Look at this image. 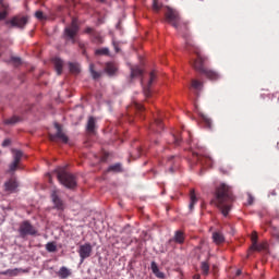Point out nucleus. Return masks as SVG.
<instances>
[{
    "label": "nucleus",
    "instance_id": "obj_1",
    "mask_svg": "<svg viewBox=\"0 0 279 279\" xmlns=\"http://www.w3.org/2000/svg\"><path fill=\"white\" fill-rule=\"evenodd\" d=\"M167 9H168L166 12L167 22L171 24L180 33H183V37L185 38L186 50L193 51L197 56V58L194 59L192 62L194 70L201 73L202 75H205L208 80L213 82L218 81L220 78V75L218 74V72H215V70H208V68L205 66V62L207 61V58L202 54L199 48L194 44L189 33H186L189 31L187 23L181 22V16L177 10L170 7H167Z\"/></svg>",
    "mask_w": 279,
    "mask_h": 279
},
{
    "label": "nucleus",
    "instance_id": "obj_2",
    "mask_svg": "<svg viewBox=\"0 0 279 279\" xmlns=\"http://www.w3.org/2000/svg\"><path fill=\"white\" fill-rule=\"evenodd\" d=\"M234 201L232 187L222 183L216 189L215 198L211 201V204L216 205L225 217H228Z\"/></svg>",
    "mask_w": 279,
    "mask_h": 279
},
{
    "label": "nucleus",
    "instance_id": "obj_3",
    "mask_svg": "<svg viewBox=\"0 0 279 279\" xmlns=\"http://www.w3.org/2000/svg\"><path fill=\"white\" fill-rule=\"evenodd\" d=\"M80 26L75 17L72 19L71 25L64 28V37L66 41H71L73 45L76 44L75 36L78 34Z\"/></svg>",
    "mask_w": 279,
    "mask_h": 279
},
{
    "label": "nucleus",
    "instance_id": "obj_4",
    "mask_svg": "<svg viewBox=\"0 0 279 279\" xmlns=\"http://www.w3.org/2000/svg\"><path fill=\"white\" fill-rule=\"evenodd\" d=\"M57 177L60 183L68 189H74L76 186L75 177L65 172L64 170L58 171Z\"/></svg>",
    "mask_w": 279,
    "mask_h": 279
},
{
    "label": "nucleus",
    "instance_id": "obj_5",
    "mask_svg": "<svg viewBox=\"0 0 279 279\" xmlns=\"http://www.w3.org/2000/svg\"><path fill=\"white\" fill-rule=\"evenodd\" d=\"M193 162L194 165H201L202 167L211 168L214 160L208 155H202L193 153Z\"/></svg>",
    "mask_w": 279,
    "mask_h": 279
},
{
    "label": "nucleus",
    "instance_id": "obj_6",
    "mask_svg": "<svg viewBox=\"0 0 279 279\" xmlns=\"http://www.w3.org/2000/svg\"><path fill=\"white\" fill-rule=\"evenodd\" d=\"M54 128L57 130L56 134H49V140L51 142H57L58 140L61 141L63 144H68L69 138L68 136L63 133L61 124H58V122L54 123Z\"/></svg>",
    "mask_w": 279,
    "mask_h": 279
},
{
    "label": "nucleus",
    "instance_id": "obj_7",
    "mask_svg": "<svg viewBox=\"0 0 279 279\" xmlns=\"http://www.w3.org/2000/svg\"><path fill=\"white\" fill-rule=\"evenodd\" d=\"M19 232L21 238L24 239L27 235H35L37 230L28 221H24L21 223Z\"/></svg>",
    "mask_w": 279,
    "mask_h": 279
},
{
    "label": "nucleus",
    "instance_id": "obj_8",
    "mask_svg": "<svg viewBox=\"0 0 279 279\" xmlns=\"http://www.w3.org/2000/svg\"><path fill=\"white\" fill-rule=\"evenodd\" d=\"M51 202L53 203V209H57L59 211H63L65 209V204L64 202L60 198L59 196V191L53 190L51 192Z\"/></svg>",
    "mask_w": 279,
    "mask_h": 279
},
{
    "label": "nucleus",
    "instance_id": "obj_9",
    "mask_svg": "<svg viewBox=\"0 0 279 279\" xmlns=\"http://www.w3.org/2000/svg\"><path fill=\"white\" fill-rule=\"evenodd\" d=\"M7 24L11 27L16 28H24V26L27 24V17L26 16H14L10 21H7Z\"/></svg>",
    "mask_w": 279,
    "mask_h": 279
},
{
    "label": "nucleus",
    "instance_id": "obj_10",
    "mask_svg": "<svg viewBox=\"0 0 279 279\" xmlns=\"http://www.w3.org/2000/svg\"><path fill=\"white\" fill-rule=\"evenodd\" d=\"M92 252H93V247H92L90 243L81 245L80 250H78L81 260L84 262V259L88 258L92 255Z\"/></svg>",
    "mask_w": 279,
    "mask_h": 279
},
{
    "label": "nucleus",
    "instance_id": "obj_11",
    "mask_svg": "<svg viewBox=\"0 0 279 279\" xmlns=\"http://www.w3.org/2000/svg\"><path fill=\"white\" fill-rule=\"evenodd\" d=\"M13 162L10 165V172H14L17 168H19V165H20V161L23 157V153L20 151V150H13Z\"/></svg>",
    "mask_w": 279,
    "mask_h": 279
},
{
    "label": "nucleus",
    "instance_id": "obj_12",
    "mask_svg": "<svg viewBox=\"0 0 279 279\" xmlns=\"http://www.w3.org/2000/svg\"><path fill=\"white\" fill-rule=\"evenodd\" d=\"M19 184L14 178H11L9 181H7L3 185L4 192L8 194H12L16 191Z\"/></svg>",
    "mask_w": 279,
    "mask_h": 279
},
{
    "label": "nucleus",
    "instance_id": "obj_13",
    "mask_svg": "<svg viewBox=\"0 0 279 279\" xmlns=\"http://www.w3.org/2000/svg\"><path fill=\"white\" fill-rule=\"evenodd\" d=\"M163 130L162 120L160 118H156L155 122L150 124V131L155 133H160Z\"/></svg>",
    "mask_w": 279,
    "mask_h": 279
},
{
    "label": "nucleus",
    "instance_id": "obj_14",
    "mask_svg": "<svg viewBox=\"0 0 279 279\" xmlns=\"http://www.w3.org/2000/svg\"><path fill=\"white\" fill-rule=\"evenodd\" d=\"M155 81H156V74L155 72H150V78H149L148 85L144 87V95L146 98L150 97V87Z\"/></svg>",
    "mask_w": 279,
    "mask_h": 279
},
{
    "label": "nucleus",
    "instance_id": "obj_15",
    "mask_svg": "<svg viewBox=\"0 0 279 279\" xmlns=\"http://www.w3.org/2000/svg\"><path fill=\"white\" fill-rule=\"evenodd\" d=\"M172 241H174L177 244H183L185 242V233L181 230L175 231Z\"/></svg>",
    "mask_w": 279,
    "mask_h": 279
},
{
    "label": "nucleus",
    "instance_id": "obj_16",
    "mask_svg": "<svg viewBox=\"0 0 279 279\" xmlns=\"http://www.w3.org/2000/svg\"><path fill=\"white\" fill-rule=\"evenodd\" d=\"M8 8L9 4H7L5 2H3V0H0V21L5 20V17L8 16Z\"/></svg>",
    "mask_w": 279,
    "mask_h": 279
},
{
    "label": "nucleus",
    "instance_id": "obj_17",
    "mask_svg": "<svg viewBox=\"0 0 279 279\" xmlns=\"http://www.w3.org/2000/svg\"><path fill=\"white\" fill-rule=\"evenodd\" d=\"M53 64H54V69L57 71V74L61 75L62 71H63V61L60 58H54L53 59Z\"/></svg>",
    "mask_w": 279,
    "mask_h": 279
},
{
    "label": "nucleus",
    "instance_id": "obj_18",
    "mask_svg": "<svg viewBox=\"0 0 279 279\" xmlns=\"http://www.w3.org/2000/svg\"><path fill=\"white\" fill-rule=\"evenodd\" d=\"M57 275L61 279H66L72 275V271L63 266L60 268V270L57 272Z\"/></svg>",
    "mask_w": 279,
    "mask_h": 279
},
{
    "label": "nucleus",
    "instance_id": "obj_19",
    "mask_svg": "<svg viewBox=\"0 0 279 279\" xmlns=\"http://www.w3.org/2000/svg\"><path fill=\"white\" fill-rule=\"evenodd\" d=\"M95 128H96V120H95V118L90 117L88 119L86 130L89 134H93V133H95Z\"/></svg>",
    "mask_w": 279,
    "mask_h": 279
},
{
    "label": "nucleus",
    "instance_id": "obj_20",
    "mask_svg": "<svg viewBox=\"0 0 279 279\" xmlns=\"http://www.w3.org/2000/svg\"><path fill=\"white\" fill-rule=\"evenodd\" d=\"M204 83L202 81H197V78H193L191 83V88L196 92H201L203 89Z\"/></svg>",
    "mask_w": 279,
    "mask_h": 279
},
{
    "label": "nucleus",
    "instance_id": "obj_21",
    "mask_svg": "<svg viewBox=\"0 0 279 279\" xmlns=\"http://www.w3.org/2000/svg\"><path fill=\"white\" fill-rule=\"evenodd\" d=\"M151 270L157 278L165 279L166 275L161 272L155 262L151 263Z\"/></svg>",
    "mask_w": 279,
    "mask_h": 279
},
{
    "label": "nucleus",
    "instance_id": "obj_22",
    "mask_svg": "<svg viewBox=\"0 0 279 279\" xmlns=\"http://www.w3.org/2000/svg\"><path fill=\"white\" fill-rule=\"evenodd\" d=\"M143 75V70L141 68H138V65H134L133 68H131V77H140Z\"/></svg>",
    "mask_w": 279,
    "mask_h": 279
},
{
    "label": "nucleus",
    "instance_id": "obj_23",
    "mask_svg": "<svg viewBox=\"0 0 279 279\" xmlns=\"http://www.w3.org/2000/svg\"><path fill=\"white\" fill-rule=\"evenodd\" d=\"M89 72H90L92 77H93L94 80H98V78H100L101 75H102V72H97V70L95 69L94 63H90V64H89Z\"/></svg>",
    "mask_w": 279,
    "mask_h": 279
},
{
    "label": "nucleus",
    "instance_id": "obj_24",
    "mask_svg": "<svg viewBox=\"0 0 279 279\" xmlns=\"http://www.w3.org/2000/svg\"><path fill=\"white\" fill-rule=\"evenodd\" d=\"M190 198H191V203L189 208L191 211H193L196 203L198 202L194 190L191 191Z\"/></svg>",
    "mask_w": 279,
    "mask_h": 279
},
{
    "label": "nucleus",
    "instance_id": "obj_25",
    "mask_svg": "<svg viewBox=\"0 0 279 279\" xmlns=\"http://www.w3.org/2000/svg\"><path fill=\"white\" fill-rule=\"evenodd\" d=\"M213 239H214V242H215L216 244H218V245L222 244V243L226 241L223 234L220 233V232H215V233L213 234Z\"/></svg>",
    "mask_w": 279,
    "mask_h": 279
},
{
    "label": "nucleus",
    "instance_id": "obj_26",
    "mask_svg": "<svg viewBox=\"0 0 279 279\" xmlns=\"http://www.w3.org/2000/svg\"><path fill=\"white\" fill-rule=\"evenodd\" d=\"M20 272H25V271L23 269L15 268V269H8V270L3 271L2 275L10 276V277H15Z\"/></svg>",
    "mask_w": 279,
    "mask_h": 279
},
{
    "label": "nucleus",
    "instance_id": "obj_27",
    "mask_svg": "<svg viewBox=\"0 0 279 279\" xmlns=\"http://www.w3.org/2000/svg\"><path fill=\"white\" fill-rule=\"evenodd\" d=\"M118 71V68L114 63H107L106 65V72L109 75H114V73Z\"/></svg>",
    "mask_w": 279,
    "mask_h": 279
},
{
    "label": "nucleus",
    "instance_id": "obj_28",
    "mask_svg": "<svg viewBox=\"0 0 279 279\" xmlns=\"http://www.w3.org/2000/svg\"><path fill=\"white\" fill-rule=\"evenodd\" d=\"M202 274L208 276L210 271V265L208 262H202L201 264Z\"/></svg>",
    "mask_w": 279,
    "mask_h": 279
},
{
    "label": "nucleus",
    "instance_id": "obj_29",
    "mask_svg": "<svg viewBox=\"0 0 279 279\" xmlns=\"http://www.w3.org/2000/svg\"><path fill=\"white\" fill-rule=\"evenodd\" d=\"M21 121V118L19 116H13L12 118H8L4 120V124L7 125H14Z\"/></svg>",
    "mask_w": 279,
    "mask_h": 279
},
{
    "label": "nucleus",
    "instance_id": "obj_30",
    "mask_svg": "<svg viewBox=\"0 0 279 279\" xmlns=\"http://www.w3.org/2000/svg\"><path fill=\"white\" fill-rule=\"evenodd\" d=\"M251 250L257 251V252L265 251L267 250V243H262V244L253 243V246H251Z\"/></svg>",
    "mask_w": 279,
    "mask_h": 279
},
{
    "label": "nucleus",
    "instance_id": "obj_31",
    "mask_svg": "<svg viewBox=\"0 0 279 279\" xmlns=\"http://www.w3.org/2000/svg\"><path fill=\"white\" fill-rule=\"evenodd\" d=\"M69 69L72 74L77 75L81 72L78 63H69Z\"/></svg>",
    "mask_w": 279,
    "mask_h": 279
},
{
    "label": "nucleus",
    "instance_id": "obj_32",
    "mask_svg": "<svg viewBox=\"0 0 279 279\" xmlns=\"http://www.w3.org/2000/svg\"><path fill=\"white\" fill-rule=\"evenodd\" d=\"M92 40H93V43H95V44H102V38H101V36L99 35V33L96 32V31H95V33H93V35H92Z\"/></svg>",
    "mask_w": 279,
    "mask_h": 279
},
{
    "label": "nucleus",
    "instance_id": "obj_33",
    "mask_svg": "<svg viewBox=\"0 0 279 279\" xmlns=\"http://www.w3.org/2000/svg\"><path fill=\"white\" fill-rule=\"evenodd\" d=\"M95 54L96 56H109V48L104 47V48L96 49Z\"/></svg>",
    "mask_w": 279,
    "mask_h": 279
},
{
    "label": "nucleus",
    "instance_id": "obj_34",
    "mask_svg": "<svg viewBox=\"0 0 279 279\" xmlns=\"http://www.w3.org/2000/svg\"><path fill=\"white\" fill-rule=\"evenodd\" d=\"M46 250L50 253H54L57 251V245L54 242H49L46 244Z\"/></svg>",
    "mask_w": 279,
    "mask_h": 279
},
{
    "label": "nucleus",
    "instance_id": "obj_35",
    "mask_svg": "<svg viewBox=\"0 0 279 279\" xmlns=\"http://www.w3.org/2000/svg\"><path fill=\"white\" fill-rule=\"evenodd\" d=\"M202 121L206 128L211 129L213 122L210 118H207V116H202Z\"/></svg>",
    "mask_w": 279,
    "mask_h": 279
},
{
    "label": "nucleus",
    "instance_id": "obj_36",
    "mask_svg": "<svg viewBox=\"0 0 279 279\" xmlns=\"http://www.w3.org/2000/svg\"><path fill=\"white\" fill-rule=\"evenodd\" d=\"M108 171L109 172H121L122 171L121 165H119V163L113 165V166L109 167Z\"/></svg>",
    "mask_w": 279,
    "mask_h": 279
},
{
    "label": "nucleus",
    "instance_id": "obj_37",
    "mask_svg": "<svg viewBox=\"0 0 279 279\" xmlns=\"http://www.w3.org/2000/svg\"><path fill=\"white\" fill-rule=\"evenodd\" d=\"M161 8H162V4H160L158 0H154V3H153L154 11L159 12Z\"/></svg>",
    "mask_w": 279,
    "mask_h": 279
},
{
    "label": "nucleus",
    "instance_id": "obj_38",
    "mask_svg": "<svg viewBox=\"0 0 279 279\" xmlns=\"http://www.w3.org/2000/svg\"><path fill=\"white\" fill-rule=\"evenodd\" d=\"M134 109H135L137 112H143V111H145L144 105H141L140 102H134Z\"/></svg>",
    "mask_w": 279,
    "mask_h": 279
},
{
    "label": "nucleus",
    "instance_id": "obj_39",
    "mask_svg": "<svg viewBox=\"0 0 279 279\" xmlns=\"http://www.w3.org/2000/svg\"><path fill=\"white\" fill-rule=\"evenodd\" d=\"M78 47L82 50V53L85 56L86 54V45L83 41H78Z\"/></svg>",
    "mask_w": 279,
    "mask_h": 279
},
{
    "label": "nucleus",
    "instance_id": "obj_40",
    "mask_svg": "<svg viewBox=\"0 0 279 279\" xmlns=\"http://www.w3.org/2000/svg\"><path fill=\"white\" fill-rule=\"evenodd\" d=\"M270 234L277 240H279V230L277 228H272V231H270Z\"/></svg>",
    "mask_w": 279,
    "mask_h": 279
},
{
    "label": "nucleus",
    "instance_id": "obj_41",
    "mask_svg": "<svg viewBox=\"0 0 279 279\" xmlns=\"http://www.w3.org/2000/svg\"><path fill=\"white\" fill-rule=\"evenodd\" d=\"M35 16L38 20H44V12L38 10V11L35 12Z\"/></svg>",
    "mask_w": 279,
    "mask_h": 279
},
{
    "label": "nucleus",
    "instance_id": "obj_42",
    "mask_svg": "<svg viewBox=\"0 0 279 279\" xmlns=\"http://www.w3.org/2000/svg\"><path fill=\"white\" fill-rule=\"evenodd\" d=\"M95 29L93 27L87 26L85 29V34H88L90 36H93L95 34Z\"/></svg>",
    "mask_w": 279,
    "mask_h": 279
},
{
    "label": "nucleus",
    "instance_id": "obj_43",
    "mask_svg": "<svg viewBox=\"0 0 279 279\" xmlns=\"http://www.w3.org/2000/svg\"><path fill=\"white\" fill-rule=\"evenodd\" d=\"M172 138H173V144H174L175 146H179V145L181 144V138H180V136L173 135Z\"/></svg>",
    "mask_w": 279,
    "mask_h": 279
},
{
    "label": "nucleus",
    "instance_id": "obj_44",
    "mask_svg": "<svg viewBox=\"0 0 279 279\" xmlns=\"http://www.w3.org/2000/svg\"><path fill=\"white\" fill-rule=\"evenodd\" d=\"M11 61L15 64H21V59L19 57H11Z\"/></svg>",
    "mask_w": 279,
    "mask_h": 279
},
{
    "label": "nucleus",
    "instance_id": "obj_45",
    "mask_svg": "<svg viewBox=\"0 0 279 279\" xmlns=\"http://www.w3.org/2000/svg\"><path fill=\"white\" fill-rule=\"evenodd\" d=\"M10 144H11V141H10V140H5V141L2 143V147H8Z\"/></svg>",
    "mask_w": 279,
    "mask_h": 279
},
{
    "label": "nucleus",
    "instance_id": "obj_46",
    "mask_svg": "<svg viewBox=\"0 0 279 279\" xmlns=\"http://www.w3.org/2000/svg\"><path fill=\"white\" fill-rule=\"evenodd\" d=\"M108 157H109V155H108V154H105V155L101 157L100 161H101V162H106L107 159H108Z\"/></svg>",
    "mask_w": 279,
    "mask_h": 279
},
{
    "label": "nucleus",
    "instance_id": "obj_47",
    "mask_svg": "<svg viewBox=\"0 0 279 279\" xmlns=\"http://www.w3.org/2000/svg\"><path fill=\"white\" fill-rule=\"evenodd\" d=\"M257 239H258L257 234H255V235H253V236L251 238V240L253 241V244H254V243H257Z\"/></svg>",
    "mask_w": 279,
    "mask_h": 279
},
{
    "label": "nucleus",
    "instance_id": "obj_48",
    "mask_svg": "<svg viewBox=\"0 0 279 279\" xmlns=\"http://www.w3.org/2000/svg\"><path fill=\"white\" fill-rule=\"evenodd\" d=\"M254 203V198L252 196H248V205H252Z\"/></svg>",
    "mask_w": 279,
    "mask_h": 279
},
{
    "label": "nucleus",
    "instance_id": "obj_49",
    "mask_svg": "<svg viewBox=\"0 0 279 279\" xmlns=\"http://www.w3.org/2000/svg\"><path fill=\"white\" fill-rule=\"evenodd\" d=\"M47 177L49 179V183H52L51 175L48 173Z\"/></svg>",
    "mask_w": 279,
    "mask_h": 279
},
{
    "label": "nucleus",
    "instance_id": "obj_50",
    "mask_svg": "<svg viewBox=\"0 0 279 279\" xmlns=\"http://www.w3.org/2000/svg\"><path fill=\"white\" fill-rule=\"evenodd\" d=\"M137 153H138V157H140L142 155V153H143V149L140 148Z\"/></svg>",
    "mask_w": 279,
    "mask_h": 279
},
{
    "label": "nucleus",
    "instance_id": "obj_51",
    "mask_svg": "<svg viewBox=\"0 0 279 279\" xmlns=\"http://www.w3.org/2000/svg\"><path fill=\"white\" fill-rule=\"evenodd\" d=\"M175 157H170V158H168V162H171L173 159H174Z\"/></svg>",
    "mask_w": 279,
    "mask_h": 279
},
{
    "label": "nucleus",
    "instance_id": "obj_52",
    "mask_svg": "<svg viewBox=\"0 0 279 279\" xmlns=\"http://www.w3.org/2000/svg\"><path fill=\"white\" fill-rule=\"evenodd\" d=\"M193 279H201V276H199V275H195V276L193 277Z\"/></svg>",
    "mask_w": 279,
    "mask_h": 279
},
{
    "label": "nucleus",
    "instance_id": "obj_53",
    "mask_svg": "<svg viewBox=\"0 0 279 279\" xmlns=\"http://www.w3.org/2000/svg\"><path fill=\"white\" fill-rule=\"evenodd\" d=\"M114 48H116V52L120 51V49H119V47L117 45L114 46Z\"/></svg>",
    "mask_w": 279,
    "mask_h": 279
},
{
    "label": "nucleus",
    "instance_id": "obj_54",
    "mask_svg": "<svg viewBox=\"0 0 279 279\" xmlns=\"http://www.w3.org/2000/svg\"><path fill=\"white\" fill-rule=\"evenodd\" d=\"M97 2L105 3L106 0H96Z\"/></svg>",
    "mask_w": 279,
    "mask_h": 279
},
{
    "label": "nucleus",
    "instance_id": "obj_55",
    "mask_svg": "<svg viewBox=\"0 0 279 279\" xmlns=\"http://www.w3.org/2000/svg\"><path fill=\"white\" fill-rule=\"evenodd\" d=\"M241 274H242L241 270H238V271H236V276H240Z\"/></svg>",
    "mask_w": 279,
    "mask_h": 279
},
{
    "label": "nucleus",
    "instance_id": "obj_56",
    "mask_svg": "<svg viewBox=\"0 0 279 279\" xmlns=\"http://www.w3.org/2000/svg\"><path fill=\"white\" fill-rule=\"evenodd\" d=\"M170 172H171V173H173V172H174V170H173V168H172V167L170 168Z\"/></svg>",
    "mask_w": 279,
    "mask_h": 279
},
{
    "label": "nucleus",
    "instance_id": "obj_57",
    "mask_svg": "<svg viewBox=\"0 0 279 279\" xmlns=\"http://www.w3.org/2000/svg\"><path fill=\"white\" fill-rule=\"evenodd\" d=\"M270 194H272V196H276L277 195V193L274 191L272 193H270Z\"/></svg>",
    "mask_w": 279,
    "mask_h": 279
}]
</instances>
